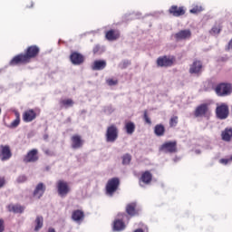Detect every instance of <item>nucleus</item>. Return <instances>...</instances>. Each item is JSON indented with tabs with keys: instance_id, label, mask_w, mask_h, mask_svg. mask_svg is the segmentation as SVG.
I'll use <instances>...</instances> for the list:
<instances>
[{
	"instance_id": "09e8293b",
	"label": "nucleus",
	"mask_w": 232,
	"mask_h": 232,
	"mask_svg": "<svg viewBox=\"0 0 232 232\" xmlns=\"http://www.w3.org/2000/svg\"><path fill=\"white\" fill-rule=\"evenodd\" d=\"M119 217H122V218H124V217H127L126 214H119Z\"/></svg>"
},
{
	"instance_id": "39448f33",
	"label": "nucleus",
	"mask_w": 232,
	"mask_h": 232,
	"mask_svg": "<svg viewBox=\"0 0 232 232\" xmlns=\"http://www.w3.org/2000/svg\"><path fill=\"white\" fill-rule=\"evenodd\" d=\"M120 184H121V181L119 180V178H112L109 179L106 185L107 195H109V197H113V194L119 188Z\"/></svg>"
},
{
	"instance_id": "9b49d317",
	"label": "nucleus",
	"mask_w": 232,
	"mask_h": 232,
	"mask_svg": "<svg viewBox=\"0 0 232 232\" xmlns=\"http://www.w3.org/2000/svg\"><path fill=\"white\" fill-rule=\"evenodd\" d=\"M70 60L72 64L79 66L84 63V56L77 52H74L71 53Z\"/></svg>"
},
{
	"instance_id": "6ab92c4d",
	"label": "nucleus",
	"mask_w": 232,
	"mask_h": 232,
	"mask_svg": "<svg viewBox=\"0 0 232 232\" xmlns=\"http://www.w3.org/2000/svg\"><path fill=\"white\" fill-rule=\"evenodd\" d=\"M206 113H208V104L202 103L196 108L194 115L195 117H204Z\"/></svg>"
},
{
	"instance_id": "20e7f679",
	"label": "nucleus",
	"mask_w": 232,
	"mask_h": 232,
	"mask_svg": "<svg viewBox=\"0 0 232 232\" xmlns=\"http://www.w3.org/2000/svg\"><path fill=\"white\" fill-rule=\"evenodd\" d=\"M216 115L218 119H220V121L227 119V117H229V106H227V103H221L218 105L216 108Z\"/></svg>"
},
{
	"instance_id": "412c9836",
	"label": "nucleus",
	"mask_w": 232,
	"mask_h": 232,
	"mask_svg": "<svg viewBox=\"0 0 232 232\" xmlns=\"http://www.w3.org/2000/svg\"><path fill=\"white\" fill-rule=\"evenodd\" d=\"M222 140L225 142H231L232 139V128L227 127L221 132Z\"/></svg>"
},
{
	"instance_id": "79ce46f5",
	"label": "nucleus",
	"mask_w": 232,
	"mask_h": 232,
	"mask_svg": "<svg viewBox=\"0 0 232 232\" xmlns=\"http://www.w3.org/2000/svg\"><path fill=\"white\" fill-rule=\"evenodd\" d=\"M220 164H227L229 162V159H221L219 160Z\"/></svg>"
},
{
	"instance_id": "c85d7f7f",
	"label": "nucleus",
	"mask_w": 232,
	"mask_h": 232,
	"mask_svg": "<svg viewBox=\"0 0 232 232\" xmlns=\"http://www.w3.org/2000/svg\"><path fill=\"white\" fill-rule=\"evenodd\" d=\"M73 102L72 101V99H67V100H63L62 102H60V106L61 108H72V106H73Z\"/></svg>"
},
{
	"instance_id": "9d476101",
	"label": "nucleus",
	"mask_w": 232,
	"mask_h": 232,
	"mask_svg": "<svg viewBox=\"0 0 232 232\" xmlns=\"http://www.w3.org/2000/svg\"><path fill=\"white\" fill-rule=\"evenodd\" d=\"M39 160V150L33 149L24 157V162H37Z\"/></svg>"
},
{
	"instance_id": "f3484780",
	"label": "nucleus",
	"mask_w": 232,
	"mask_h": 232,
	"mask_svg": "<svg viewBox=\"0 0 232 232\" xmlns=\"http://www.w3.org/2000/svg\"><path fill=\"white\" fill-rule=\"evenodd\" d=\"M106 60H96L92 64V70L94 72H101L102 70H104L106 68Z\"/></svg>"
},
{
	"instance_id": "7ed1b4c3",
	"label": "nucleus",
	"mask_w": 232,
	"mask_h": 232,
	"mask_svg": "<svg viewBox=\"0 0 232 232\" xmlns=\"http://www.w3.org/2000/svg\"><path fill=\"white\" fill-rule=\"evenodd\" d=\"M56 189L58 197H60L61 198H66V197H68V194L72 191L70 185L63 179H59L56 182Z\"/></svg>"
},
{
	"instance_id": "a878e982",
	"label": "nucleus",
	"mask_w": 232,
	"mask_h": 232,
	"mask_svg": "<svg viewBox=\"0 0 232 232\" xmlns=\"http://www.w3.org/2000/svg\"><path fill=\"white\" fill-rule=\"evenodd\" d=\"M125 130L128 135H133V133L135 132V123H133L132 121H128L125 124Z\"/></svg>"
},
{
	"instance_id": "2eb2a0df",
	"label": "nucleus",
	"mask_w": 232,
	"mask_h": 232,
	"mask_svg": "<svg viewBox=\"0 0 232 232\" xmlns=\"http://www.w3.org/2000/svg\"><path fill=\"white\" fill-rule=\"evenodd\" d=\"M71 140L72 150H79L80 148H82V144H84V141L82 140V138H81L80 135L72 136Z\"/></svg>"
},
{
	"instance_id": "5701e85b",
	"label": "nucleus",
	"mask_w": 232,
	"mask_h": 232,
	"mask_svg": "<svg viewBox=\"0 0 232 232\" xmlns=\"http://www.w3.org/2000/svg\"><path fill=\"white\" fill-rule=\"evenodd\" d=\"M154 133L156 137H164V133H166V129L164 125L158 124L154 127Z\"/></svg>"
},
{
	"instance_id": "c03bdc74",
	"label": "nucleus",
	"mask_w": 232,
	"mask_h": 232,
	"mask_svg": "<svg viewBox=\"0 0 232 232\" xmlns=\"http://www.w3.org/2000/svg\"><path fill=\"white\" fill-rule=\"evenodd\" d=\"M5 186V178H0V188H3Z\"/></svg>"
},
{
	"instance_id": "a211bd4d",
	"label": "nucleus",
	"mask_w": 232,
	"mask_h": 232,
	"mask_svg": "<svg viewBox=\"0 0 232 232\" xmlns=\"http://www.w3.org/2000/svg\"><path fill=\"white\" fill-rule=\"evenodd\" d=\"M202 72V62L200 61H195L193 63L190 65L189 68V73H194L198 74Z\"/></svg>"
},
{
	"instance_id": "cd10ccee",
	"label": "nucleus",
	"mask_w": 232,
	"mask_h": 232,
	"mask_svg": "<svg viewBox=\"0 0 232 232\" xmlns=\"http://www.w3.org/2000/svg\"><path fill=\"white\" fill-rule=\"evenodd\" d=\"M136 204L135 203H130L127 206L126 208V212L128 215L130 217H135L136 211H135Z\"/></svg>"
},
{
	"instance_id": "aec40b11",
	"label": "nucleus",
	"mask_w": 232,
	"mask_h": 232,
	"mask_svg": "<svg viewBox=\"0 0 232 232\" xmlns=\"http://www.w3.org/2000/svg\"><path fill=\"white\" fill-rule=\"evenodd\" d=\"M152 176L150 171H145L140 179V186L144 188V184H150L151 182Z\"/></svg>"
},
{
	"instance_id": "ddd939ff",
	"label": "nucleus",
	"mask_w": 232,
	"mask_h": 232,
	"mask_svg": "<svg viewBox=\"0 0 232 232\" xmlns=\"http://www.w3.org/2000/svg\"><path fill=\"white\" fill-rule=\"evenodd\" d=\"M44 191H46V186L44 183L40 182L36 185L33 192V197H34V198H41L43 195H44Z\"/></svg>"
},
{
	"instance_id": "b1692460",
	"label": "nucleus",
	"mask_w": 232,
	"mask_h": 232,
	"mask_svg": "<svg viewBox=\"0 0 232 232\" xmlns=\"http://www.w3.org/2000/svg\"><path fill=\"white\" fill-rule=\"evenodd\" d=\"M126 228V225H124V221L121 219H116L113 223V231H123Z\"/></svg>"
},
{
	"instance_id": "6e6552de",
	"label": "nucleus",
	"mask_w": 232,
	"mask_h": 232,
	"mask_svg": "<svg viewBox=\"0 0 232 232\" xmlns=\"http://www.w3.org/2000/svg\"><path fill=\"white\" fill-rule=\"evenodd\" d=\"M12 159V150L9 145H0V160L6 162Z\"/></svg>"
},
{
	"instance_id": "393cba45",
	"label": "nucleus",
	"mask_w": 232,
	"mask_h": 232,
	"mask_svg": "<svg viewBox=\"0 0 232 232\" xmlns=\"http://www.w3.org/2000/svg\"><path fill=\"white\" fill-rule=\"evenodd\" d=\"M72 218L74 222H81L84 218V213L81 210H75L72 212Z\"/></svg>"
},
{
	"instance_id": "ea45409f",
	"label": "nucleus",
	"mask_w": 232,
	"mask_h": 232,
	"mask_svg": "<svg viewBox=\"0 0 232 232\" xmlns=\"http://www.w3.org/2000/svg\"><path fill=\"white\" fill-rule=\"evenodd\" d=\"M107 84L109 86H115V84H117V80L109 79V80H107Z\"/></svg>"
},
{
	"instance_id": "4be33fe9",
	"label": "nucleus",
	"mask_w": 232,
	"mask_h": 232,
	"mask_svg": "<svg viewBox=\"0 0 232 232\" xmlns=\"http://www.w3.org/2000/svg\"><path fill=\"white\" fill-rule=\"evenodd\" d=\"M119 31L110 30L106 33L105 37L107 41H117V38L120 37Z\"/></svg>"
},
{
	"instance_id": "0eeeda50",
	"label": "nucleus",
	"mask_w": 232,
	"mask_h": 232,
	"mask_svg": "<svg viewBox=\"0 0 232 232\" xmlns=\"http://www.w3.org/2000/svg\"><path fill=\"white\" fill-rule=\"evenodd\" d=\"M175 58L173 56H161L157 59V65L160 68H168L173 66Z\"/></svg>"
},
{
	"instance_id": "8fccbe9b",
	"label": "nucleus",
	"mask_w": 232,
	"mask_h": 232,
	"mask_svg": "<svg viewBox=\"0 0 232 232\" xmlns=\"http://www.w3.org/2000/svg\"><path fill=\"white\" fill-rule=\"evenodd\" d=\"M0 115H1V108H0Z\"/></svg>"
},
{
	"instance_id": "bb28decb",
	"label": "nucleus",
	"mask_w": 232,
	"mask_h": 232,
	"mask_svg": "<svg viewBox=\"0 0 232 232\" xmlns=\"http://www.w3.org/2000/svg\"><path fill=\"white\" fill-rule=\"evenodd\" d=\"M35 227H34V231H39L42 227H43V224H44V218L42 216H37L35 218Z\"/></svg>"
},
{
	"instance_id": "423d86ee",
	"label": "nucleus",
	"mask_w": 232,
	"mask_h": 232,
	"mask_svg": "<svg viewBox=\"0 0 232 232\" xmlns=\"http://www.w3.org/2000/svg\"><path fill=\"white\" fill-rule=\"evenodd\" d=\"M232 87L230 83H220L216 87V93L219 97H225V95H230Z\"/></svg>"
},
{
	"instance_id": "dca6fc26",
	"label": "nucleus",
	"mask_w": 232,
	"mask_h": 232,
	"mask_svg": "<svg viewBox=\"0 0 232 232\" xmlns=\"http://www.w3.org/2000/svg\"><path fill=\"white\" fill-rule=\"evenodd\" d=\"M37 114L34 110L25 111L23 114L24 122H32V121H35Z\"/></svg>"
},
{
	"instance_id": "f257e3e1",
	"label": "nucleus",
	"mask_w": 232,
	"mask_h": 232,
	"mask_svg": "<svg viewBox=\"0 0 232 232\" xmlns=\"http://www.w3.org/2000/svg\"><path fill=\"white\" fill-rule=\"evenodd\" d=\"M39 53V47L37 45L29 46L26 50V53L18 54L14 56L11 61V66L15 64H19V63H30V59H34V57H37Z\"/></svg>"
},
{
	"instance_id": "1a4fd4ad",
	"label": "nucleus",
	"mask_w": 232,
	"mask_h": 232,
	"mask_svg": "<svg viewBox=\"0 0 232 232\" xmlns=\"http://www.w3.org/2000/svg\"><path fill=\"white\" fill-rule=\"evenodd\" d=\"M160 151L163 153H175L177 151V141H167L163 143L160 148Z\"/></svg>"
},
{
	"instance_id": "37998d69",
	"label": "nucleus",
	"mask_w": 232,
	"mask_h": 232,
	"mask_svg": "<svg viewBox=\"0 0 232 232\" xmlns=\"http://www.w3.org/2000/svg\"><path fill=\"white\" fill-rule=\"evenodd\" d=\"M213 34H220V28L218 27H213L212 28Z\"/></svg>"
},
{
	"instance_id": "f8f14e48",
	"label": "nucleus",
	"mask_w": 232,
	"mask_h": 232,
	"mask_svg": "<svg viewBox=\"0 0 232 232\" xmlns=\"http://www.w3.org/2000/svg\"><path fill=\"white\" fill-rule=\"evenodd\" d=\"M176 41H186V39H191V30L185 29L178 32L174 35Z\"/></svg>"
},
{
	"instance_id": "f03ea898",
	"label": "nucleus",
	"mask_w": 232,
	"mask_h": 232,
	"mask_svg": "<svg viewBox=\"0 0 232 232\" xmlns=\"http://www.w3.org/2000/svg\"><path fill=\"white\" fill-rule=\"evenodd\" d=\"M117 139H119V128H117V125L111 124L108 126L105 131V142L113 144V142L117 141Z\"/></svg>"
},
{
	"instance_id": "72a5a7b5",
	"label": "nucleus",
	"mask_w": 232,
	"mask_h": 232,
	"mask_svg": "<svg viewBox=\"0 0 232 232\" xmlns=\"http://www.w3.org/2000/svg\"><path fill=\"white\" fill-rule=\"evenodd\" d=\"M202 5H196L192 9H190V14H198L199 12H202Z\"/></svg>"
},
{
	"instance_id": "de8ad7c7",
	"label": "nucleus",
	"mask_w": 232,
	"mask_h": 232,
	"mask_svg": "<svg viewBox=\"0 0 232 232\" xmlns=\"http://www.w3.org/2000/svg\"><path fill=\"white\" fill-rule=\"evenodd\" d=\"M49 153H50V150H44L45 155H49Z\"/></svg>"
},
{
	"instance_id": "2f4dec72",
	"label": "nucleus",
	"mask_w": 232,
	"mask_h": 232,
	"mask_svg": "<svg viewBox=\"0 0 232 232\" xmlns=\"http://www.w3.org/2000/svg\"><path fill=\"white\" fill-rule=\"evenodd\" d=\"M130 64H131L130 61L123 60L121 63H119V68H121V70H125V68L129 67Z\"/></svg>"
},
{
	"instance_id": "a18cd8bd",
	"label": "nucleus",
	"mask_w": 232,
	"mask_h": 232,
	"mask_svg": "<svg viewBox=\"0 0 232 232\" xmlns=\"http://www.w3.org/2000/svg\"><path fill=\"white\" fill-rule=\"evenodd\" d=\"M48 134H44L43 139L44 140H48Z\"/></svg>"
},
{
	"instance_id": "c9c22d12",
	"label": "nucleus",
	"mask_w": 232,
	"mask_h": 232,
	"mask_svg": "<svg viewBox=\"0 0 232 232\" xmlns=\"http://www.w3.org/2000/svg\"><path fill=\"white\" fill-rule=\"evenodd\" d=\"M104 52V47H101V45H96L93 48V53H102Z\"/></svg>"
},
{
	"instance_id": "4468645a",
	"label": "nucleus",
	"mask_w": 232,
	"mask_h": 232,
	"mask_svg": "<svg viewBox=\"0 0 232 232\" xmlns=\"http://www.w3.org/2000/svg\"><path fill=\"white\" fill-rule=\"evenodd\" d=\"M169 14L173 15L174 17H180V15H184L186 14V10H184V7H179L177 5H172L169 9Z\"/></svg>"
},
{
	"instance_id": "f704fd0d",
	"label": "nucleus",
	"mask_w": 232,
	"mask_h": 232,
	"mask_svg": "<svg viewBox=\"0 0 232 232\" xmlns=\"http://www.w3.org/2000/svg\"><path fill=\"white\" fill-rule=\"evenodd\" d=\"M20 122H21V120L19 119V117H16V119L11 122V124L9 125V128H17Z\"/></svg>"
},
{
	"instance_id": "58836bf2",
	"label": "nucleus",
	"mask_w": 232,
	"mask_h": 232,
	"mask_svg": "<svg viewBox=\"0 0 232 232\" xmlns=\"http://www.w3.org/2000/svg\"><path fill=\"white\" fill-rule=\"evenodd\" d=\"M143 119H144L145 122H147V124H151V120L148 116V111H144Z\"/></svg>"
},
{
	"instance_id": "e433bc0d",
	"label": "nucleus",
	"mask_w": 232,
	"mask_h": 232,
	"mask_svg": "<svg viewBox=\"0 0 232 232\" xmlns=\"http://www.w3.org/2000/svg\"><path fill=\"white\" fill-rule=\"evenodd\" d=\"M178 122H179V117L174 116L170 119L169 124L171 127H173V126H177Z\"/></svg>"
},
{
	"instance_id": "7c9ffc66",
	"label": "nucleus",
	"mask_w": 232,
	"mask_h": 232,
	"mask_svg": "<svg viewBox=\"0 0 232 232\" xmlns=\"http://www.w3.org/2000/svg\"><path fill=\"white\" fill-rule=\"evenodd\" d=\"M12 211L14 213H23V211H24V207L20 205H14L12 207Z\"/></svg>"
},
{
	"instance_id": "473e14b6",
	"label": "nucleus",
	"mask_w": 232,
	"mask_h": 232,
	"mask_svg": "<svg viewBox=\"0 0 232 232\" xmlns=\"http://www.w3.org/2000/svg\"><path fill=\"white\" fill-rule=\"evenodd\" d=\"M103 111L106 113V115H111V113L114 111V109L111 105H108L103 108Z\"/></svg>"
},
{
	"instance_id": "4c0bfd02",
	"label": "nucleus",
	"mask_w": 232,
	"mask_h": 232,
	"mask_svg": "<svg viewBox=\"0 0 232 232\" xmlns=\"http://www.w3.org/2000/svg\"><path fill=\"white\" fill-rule=\"evenodd\" d=\"M16 180L19 184H21L23 182H26L27 178L24 175H20Z\"/></svg>"
},
{
	"instance_id": "a19ab883",
	"label": "nucleus",
	"mask_w": 232,
	"mask_h": 232,
	"mask_svg": "<svg viewBox=\"0 0 232 232\" xmlns=\"http://www.w3.org/2000/svg\"><path fill=\"white\" fill-rule=\"evenodd\" d=\"M5 231V220L0 219V232Z\"/></svg>"
},
{
	"instance_id": "c756f323",
	"label": "nucleus",
	"mask_w": 232,
	"mask_h": 232,
	"mask_svg": "<svg viewBox=\"0 0 232 232\" xmlns=\"http://www.w3.org/2000/svg\"><path fill=\"white\" fill-rule=\"evenodd\" d=\"M131 162V156L130 154H125L122 156V164L123 166H128Z\"/></svg>"
},
{
	"instance_id": "49530a36",
	"label": "nucleus",
	"mask_w": 232,
	"mask_h": 232,
	"mask_svg": "<svg viewBox=\"0 0 232 232\" xmlns=\"http://www.w3.org/2000/svg\"><path fill=\"white\" fill-rule=\"evenodd\" d=\"M195 153H197V155H200V150H196Z\"/></svg>"
}]
</instances>
